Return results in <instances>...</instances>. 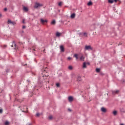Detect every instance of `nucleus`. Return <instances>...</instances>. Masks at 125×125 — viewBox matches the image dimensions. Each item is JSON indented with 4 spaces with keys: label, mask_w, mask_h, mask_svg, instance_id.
Returning a JSON list of instances; mask_svg holds the SVG:
<instances>
[{
    "label": "nucleus",
    "mask_w": 125,
    "mask_h": 125,
    "mask_svg": "<svg viewBox=\"0 0 125 125\" xmlns=\"http://www.w3.org/2000/svg\"><path fill=\"white\" fill-rule=\"evenodd\" d=\"M84 37H85V38H87V34L86 33V32H85L83 34Z\"/></svg>",
    "instance_id": "20"
},
{
    "label": "nucleus",
    "mask_w": 125,
    "mask_h": 125,
    "mask_svg": "<svg viewBox=\"0 0 125 125\" xmlns=\"http://www.w3.org/2000/svg\"><path fill=\"white\" fill-rule=\"evenodd\" d=\"M120 125H125L124 124H121Z\"/></svg>",
    "instance_id": "40"
},
{
    "label": "nucleus",
    "mask_w": 125,
    "mask_h": 125,
    "mask_svg": "<svg viewBox=\"0 0 125 125\" xmlns=\"http://www.w3.org/2000/svg\"><path fill=\"white\" fill-rule=\"evenodd\" d=\"M75 17H76V14L73 13V14H71V18L74 19V18H75Z\"/></svg>",
    "instance_id": "16"
},
{
    "label": "nucleus",
    "mask_w": 125,
    "mask_h": 125,
    "mask_svg": "<svg viewBox=\"0 0 125 125\" xmlns=\"http://www.w3.org/2000/svg\"><path fill=\"white\" fill-rule=\"evenodd\" d=\"M123 110H121L123 113H125V110L124 109H122Z\"/></svg>",
    "instance_id": "33"
},
{
    "label": "nucleus",
    "mask_w": 125,
    "mask_h": 125,
    "mask_svg": "<svg viewBox=\"0 0 125 125\" xmlns=\"http://www.w3.org/2000/svg\"><path fill=\"white\" fill-rule=\"evenodd\" d=\"M4 11H6V10H7V8H5L4 9Z\"/></svg>",
    "instance_id": "34"
},
{
    "label": "nucleus",
    "mask_w": 125,
    "mask_h": 125,
    "mask_svg": "<svg viewBox=\"0 0 125 125\" xmlns=\"http://www.w3.org/2000/svg\"><path fill=\"white\" fill-rule=\"evenodd\" d=\"M82 67L83 68V69H86V62H84L83 63Z\"/></svg>",
    "instance_id": "9"
},
{
    "label": "nucleus",
    "mask_w": 125,
    "mask_h": 125,
    "mask_svg": "<svg viewBox=\"0 0 125 125\" xmlns=\"http://www.w3.org/2000/svg\"><path fill=\"white\" fill-rule=\"evenodd\" d=\"M4 124L5 125H9V123L8 122V121H6L5 122Z\"/></svg>",
    "instance_id": "24"
},
{
    "label": "nucleus",
    "mask_w": 125,
    "mask_h": 125,
    "mask_svg": "<svg viewBox=\"0 0 125 125\" xmlns=\"http://www.w3.org/2000/svg\"><path fill=\"white\" fill-rule=\"evenodd\" d=\"M68 110L69 111V112H71V111H72V110H71V109H70V108H68Z\"/></svg>",
    "instance_id": "37"
},
{
    "label": "nucleus",
    "mask_w": 125,
    "mask_h": 125,
    "mask_svg": "<svg viewBox=\"0 0 125 125\" xmlns=\"http://www.w3.org/2000/svg\"><path fill=\"white\" fill-rule=\"evenodd\" d=\"M68 70H73V66H72V65H69V66L68 67Z\"/></svg>",
    "instance_id": "18"
},
{
    "label": "nucleus",
    "mask_w": 125,
    "mask_h": 125,
    "mask_svg": "<svg viewBox=\"0 0 125 125\" xmlns=\"http://www.w3.org/2000/svg\"><path fill=\"white\" fill-rule=\"evenodd\" d=\"M60 48L62 52H64L65 51V49L64 48L63 45H61L60 47Z\"/></svg>",
    "instance_id": "4"
},
{
    "label": "nucleus",
    "mask_w": 125,
    "mask_h": 125,
    "mask_svg": "<svg viewBox=\"0 0 125 125\" xmlns=\"http://www.w3.org/2000/svg\"><path fill=\"white\" fill-rule=\"evenodd\" d=\"M51 25H55L56 24V21H55V20H53L51 22Z\"/></svg>",
    "instance_id": "12"
},
{
    "label": "nucleus",
    "mask_w": 125,
    "mask_h": 125,
    "mask_svg": "<svg viewBox=\"0 0 125 125\" xmlns=\"http://www.w3.org/2000/svg\"><path fill=\"white\" fill-rule=\"evenodd\" d=\"M25 28H26V26L23 25V26H22V29H25Z\"/></svg>",
    "instance_id": "31"
},
{
    "label": "nucleus",
    "mask_w": 125,
    "mask_h": 125,
    "mask_svg": "<svg viewBox=\"0 0 125 125\" xmlns=\"http://www.w3.org/2000/svg\"><path fill=\"white\" fill-rule=\"evenodd\" d=\"M22 22L23 24H25V19H22Z\"/></svg>",
    "instance_id": "26"
},
{
    "label": "nucleus",
    "mask_w": 125,
    "mask_h": 125,
    "mask_svg": "<svg viewBox=\"0 0 125 125\" xmlns=\"http://www.w3.org/2000/svg\"><path fill=\"white\" fill-rule=\"evenodd\" d=\"M86 64H88V65H89V62L86 63Z\"/></svg>",
    "instance_id": "41"
},
{
    "label": "nucleus",
    "mask_w": 125,
    "mask_h": 125,
    "mask_svg": "<svg viewBox=\"0 0 125 125\" xmlns=\"http://www.w3.org/2000/svg\"><path fill=\"white\" fill-rule=\"evenodd\" d=\"M84 58H85V57H84V56H83V55L80 58V61H84Z\"/></svg>",
    "instance_id": "10"
},
{
    "label": "nucleus",
    "mask_w": 125,
    "mask_h": 125,
    "mask_svg": "<svg viewBox=\"0 0 125 125\" xmlns=\"http://www.w3.org/2000/svg\"><path fill=\"white\" fill-rule=\"evenodd\" d=\"M5 47H6V45H5Z\"/></svg>",
    "instance_id": "44"
},
{
    "label": "nucleus",
    "mask_w": 125,
    "mask_h": 125,
    "mask_svg": "<svg viewBox=\"0 0 125 125\" xmlns=\"http://www.w3.org/2000/svg\"><path fill=\"white\" fill-rule=\"evenodd\" d=\"M101 111L102 112H103L104 113L106 112V111H107V110L106 109V108H104V107H102L101 108Z\"/></svg>",
    "instance_id": "11"
},
{
    "label": "nucleus",
    "mask_w": 125,
    "mask_h": 125,
    "mask_svg": "<svg viewBox=\"0 0 125 125\" xmlns=\"http://www.w3.org/2000/svg\"><path fill=\"white\" fill-rule=\"evenodd\" d=\"M23 10L25 11V12H28L29 11V9H28V7L26 6H23Z\"/></svg>",
    "instance_id": "7"
},
{
    "label": "nucleus",
    "mask_w": 125,
    "mask_h": 125,
    "mask_svg": "<svg viewBox=\"0 0 125 125\" xmlns=\"http://www.w3.org/2000/svg\"><path fill=\"white\" fill-rule=\"evenodd\" d=\"M96 72H97L98 73H99V72H100V69H99V68H96Z\"/></svg>",
    "instance_id": "22"
},
{
    "label": "nucleus",
    "mask_w": 125,
    "mask_h": 125,
    "mask_svg": "<svg viewBox=\"0 0 125 125\" xmlns=\"http://www.w3.org/2000/svg\"><path fill=\"white\" fill-rule=\"evenodd\" d=\"M56 86H57V87H59L60 86V84L59 83H57Z\"/></svg>",
    "instance_id": "25"
},
{
    "label": "nucleus",
    "mask_w": 125,
    "mask_h": 125,
    "mask_svg": "<svg viewBox=\"0 0 125 125\" xmlns=\"http://www.w3.org/2000/svg\"><path fill=\"white\" fill-rule=\"evenodd\" d=\"M12 45H11L12 47H16V44H15V42L14 41L13 42Z\"/></svg>",
    "instance_id": "13"
},
{
    "label": "nucleus",
    "mask_w": 125,
    "mask_h": 125,
    "mask_svg": "<svg viewBox=\"0 0 125 125\" xmlns=\"http://www.w3.org/2000/svg\"><path fill=\"white\" fill-rule=\"evenodd\" d=\"M62 3H63V2H60L58 4L59 6H61L62 5Z\"/></svg>",
    "instance_id": "23"
},
{
    "label": "nucleus",
    "mask_w": 125,
    "mask_h": 125,
    "mask_svg": "<svg viewBox=\"0 0 125 125\" xmlns=\"http://www.w3.org/2000/svg\"><path fill=\"white\" fill-rule=\"evenodd\" d=\"M82 77L80 76H78L77 78V82L80 83V82H82Z\"/></svg>",
    "instance_id": "5"
},
{
    "label": "nucleus",
    "mask_w": 125,
    "mask_h": 125,
    "mask_svg": "<svg viewBox=\"0 0 125 125\" xmlns=\"http://www.w3.org/2000/svg\"><path fill=\"white\" fill-rule=\"evenodd\" d=\"M22 112H25V111L24 110H23Z\"/></svg>",
    "instance_id": "46"
},
{
    "label": "nucleus",
    "mask_w": 125,
    "mask_h": 125,
    "mask_svg": "<svg viewBox=\"0 0 125 125\" xmlns=\"http://www.w3.org/2000/svg\"><path fill=\"white\" fill-rule=\"evenodd\" d=\"M27 82H28L29 83H30V81H27Z\"/></svg>",
    "instance_id": "43"
},
{
    "label": "nucleus",
    "mask_w": 125,
    "mask_h": 125,
    "mask_svg": "<svg viewBox=\"0 0 125 125\" xmlns=\"http://www.w3.org/2000/svg\"><path fill=\"white\" fill-rule=\"evenodd\" d=\"M112 114H113L114 116H117L118 112L117 111V110H114L113 111Z\"/></svg>",
    "instance_id": "15"
},
{
    "label": "nucleus",
    "mask_w": 125,
    "mask_h": 125,
    "mask_svg": "<svg viewBox=\"0 0 125 125\" xmlns=\"http://www.w3.org/2000/svg\"><path fill=\"white\" fill-rule=\"evenodd\" d=\"M120 92V90H116V91H112V94L113 95H115V94H118V93Z\"/></svg>",
    "instance_id": "6"
},
{
    "label": "nucleus",
    "mask_w": 125,
    "mask_h": 125,
    "mask_svg": "<svg viewBox=\"0 0 125 125\" xmlns=\"http://www.w3.org/2000/svg\"><path fill=\"white\" fill-rule=\"evenodd\" d=\"M0 113H2V109H0Z\"/></svg>",
    "instance_id": "35"
},
{
    "label": "nucleus",
    "mask_w": 125,
    "mask_h": 125,
    "mask_svg": "<svg viewBox=\"0 0 125 125\" xmlns=\"http://www.w3.org/2000/svg\"><path fill=\"white\" fill-rule=\"evenodd\" d=\"M24 108H26V109H28V108H27V107L24 106Z\"/></svg>",
    "instance_id": "42"
},
{
    "label": "nucleus",
    "mask_w": 125,
    "mask_h": 125,
    "mask_svg": "<svg viewBox=\"0 0 125 125\" xmlns=\"http://www.w3.org/2000/svg\"><path fill=\"white\" fill-rule=\"evenodd\" d=\"M89 49H91V46H87V45H86L85 46V50H89Z\"/></svg>",
    "instance_id": "8"
},
{
    "label": "nucleus",
    "mask_w": 125,
    "mask_h": 125,
    "mask_svg": "<svg viewBox=\"0 0 125 125\" xmlns=\"http://www.w3.org/2000/svg\"><path fill=\"white\" fill-rule=\"evenodd\" d=\"M67 60H72V58H71L70 57H68V58H67Z\"/></svg>",
    "instance_id": "29"
},
{
    "label": "nucleus",
    "mask_w": 125,
    "mask_h": 125,
    "mask_svg": "<svg viewBox=\"0 0 125 125\" xmlns=\"http://www.w3.org/2000/svg\"><path fill=\"white\" fill-rule=\"evenodd\" d=\"M69 102H73L74 101V98L72 96H69L68 98Z\"/></svg>",
    "instance_id": "2"
},
{
    "label": "nucleus",
    "mask_w": 125,
    "mask_h": 125,
    "mask_svg": "<svg viewBox=\"0 0 125 125\" xmlns=\"http://www.w3.org/2000/svg\"><path fill=\"white\" fill-rule=\"evenodd\" d=\"M114 1H115V2H117V1H118V0H114Z\"/></svg>",
    "instance_id": "38"
},
{
    "label": "nucleus",
    "mask_w": 125,
    "mask_h": 125,
    "mask_svg": "<svg viewBox=\"0 0 125 125\" xmlns=\"http://www.w3.org/2000/svg\"><path fill=\"white\" fill-rule=\"evenodd\" d=\"M108 2H109V3H113L114 2V0H108Z\"/></svg>",
    "instance_id": "21"
},
{
    "label": "nucleus",
    "mask_w": 125,
    "mask_h": 125,
    "mask_svg": "<svg viewBox=\"0 0 125 125\" xmlns=\"http://www.w3.org/2000/svg\"><path fill=\"white\" fill-rule=\"evenodd\" d=\"M41 6H42V4H40V3L36 2L35 3L34 7L35 8H38V7H41Z\"/></svg>",
    "instance_id": "1"
},
{
    "label": "nucleus",
    "mask_w": 125,
    "mask_h": 125,
    "mask_svg": "<svg viewBox=\"0 0 125 125\" xmlns=\"http://www.w3.org/2000/svg\"><path fill=\"white\" fill-rule=\"evenodd\" d=\"M78 55L77 54H75L74 55V57H75V58H76V60H78V59H79V57H78Z\"/></svg>",
    "instance_id": "17"
},
{
    "label": "nucleus",
    "mask_w": 125,
    "mask_h": 125,
    "mask_svg": "<svg viewBox=\"0 0 125 125\" xmlns=\"http://www.w3.org/2000/svg\"><path fill=\"white\" fill-rule=\"evenodd\" d=\"M41 22L42 24H45V23H47L48 21L46 20H43L42 19H41Z\"/></svg>",
    "instance_id": "3"
},
{
    "label": "nucleus",
    "mask_w": 125,
    "mask_h": 125,
    "mask_svg": "<svg viewBox=\"0 0 125 125\" xmlns=\"http://www.w3.org/2000/svg\"><path fill=\"white\" fill-rule=\"evenodd\" d=\"M2 15L1 14H0V17H1Z\"/></svg>",
    "instance_id": "39"
},
{
    "label": "nucleus",
    "mask_w": 125,
    "mask_h": 125,
    "mask_svg": "<svg viewBox=\"0 0 125 125\" xmlns=\"http://www.w3.org/2000/svg\"><path fill=\"white\" fill-rule=\"evenodd\" d=\"M62 35V33H60L59 32H57L56 34V37H60Z\"/></svg>",
    "instance_id": "14"
},
{
    "label": "nucleus",
    "mask_w": 125,
    "mask_h": 125,
    "mask_svg": "<svg viewBox=\"0 0 125 125\" xmlns=\"http://www.w3.org/2000/svg\"><path fill=\"white\" fill-rule=\"evenodd\" d=\"M36 116L37 117H39L40 116V113H37Z\"/></svg>",
    "instance_id": "32"
},
{
    "label": "nucleus",
    "mask_w": 125,
    "mask_h": 125,
    "mask_svg": "<svg viewBox=\"0 0 125 125\" xmlns=\"http://www.w3.org/2000/svg\"><path fill=\"white\" fill-rule=\"evenodd\" d=\"M87 5H88L89 6H90V5H92V2L89 1V2L87 3Z\"/></svg>",
    "instance_id": "19"
},
{
    "label": "nucleus",
    "mask_w": 125,
    "mask_h": 125,
    "mask_svg": "<svg viewBox=\"0 0 125 125\" xmlns=\"http://www.w3.org/2000/svg\"><path fill=\"white\" fill-rule=\"evenodd\" d=\"M27 125H32L31 123H27Z\"/></svg>",
    "instance_id": "36"
},
{
    "label": "nucleus",
    "mask_w": 125,
    "mask_h": 125,
    "mask_svg": "<svg viewBox=\"0 0 125 125\" xmlns=\"http://www.w3.org/2000/svg\"><path fill=\"white\" fill-rule=\"evenodd\" d=\"M52 119V116H50L49 117V119L51 120Z\"/></svg>",
    "instance_id": "30"
},
{
    "label": "nucleus",
    "mask_w": 125,
    "mask_h": 125,
    "mask_svg": "<svg viewBox=\"0 0 125 125\" xmlns=\"http://www.w3.org/2000/svg\"><path fill=\"white\" fill-rule=\"evenodd\" d=\"M26 112H28V110H26Z\"/></svg>",
    "instance_id": "45"
},
{
    "label": "nucleus",
    "mask_w": 125,
    "mask_h": 125,
    "mask_svg": "<svg viewBox=\"0 0 125 125\" xmlns=\"http://www.w3.org/2000/svg\"><path fill=\"white\" fill-rule=\"evenodd\" d=\"M8 23H10V24H11V23H12V21H11V20H9L8 21Z\"/></svg>",
    "instance_id": "28"
},
{
    "label": "nucleus",
    "mask_w": 125,
    "mask_h": 125,
    "mask_svg": "<svg viewBox=\"0 0 125 125\" xmlns=\"http://www.w3.org/2000/svg\"><path fill=\"white\" fill-rule=\"evenodd\" d=\"M11 24H12V25H15V24H16V23L14 21H12Z\"/></svg>",
    "instance_id": "27"
}]
</instances>
